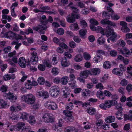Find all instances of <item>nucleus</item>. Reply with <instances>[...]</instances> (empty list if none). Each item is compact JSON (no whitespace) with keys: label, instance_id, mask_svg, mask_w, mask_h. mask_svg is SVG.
Instances as JSON below:
<instances>
[{"label":"nucleus","instance_id":"f257e3e1","mask_svg":"<svg viewBox=\"0 0 132 132\" xmlns=\"http://www.w3.org/2000/svg\"><path fill=\"white\" fill-rule=\"evenodd\" d=\"M31 57L30 60H28L27 65L28 67H30V69L32 71H36L37 69L35 66H31L30 64L35 65L37 64L38 62V58L37 56V53L36 52L33 51L31 53Z\"/></svg>","mask_w":132,"mask_h":132},{"label":"nucleus","instance_id":"f03ea898","mask_svg":"<svg viewBox=\"0 0 132 132\" xmlns=\"http://www.w3.org/2000/svg\"><path fill=\"white\" fill-rule=\"evenodd\" d=\"M20 99L22 102H24L28 104H32L35 102V97L31 94H29L26 95H23L20 96Z\"/></svg>","mask_w":132,"mask_h":132},{"label":"nucleus","instance_id":"7ed1b4c3","mask_svg":"<svg viewBox=\"0 0 132 132\" xmlns=\"http://www.w3.org/2000/svg\"><path fill=\"white\" fill-rule=\"evenodd\" d=\"M102 17L104 19H102L101 21V24L105 25L107 24L110 26H116V24L115 23H113L111 21L109 20H107V19H110V16L109 13L107 12V11H103L102 13Z\"/></svg>","mask_w":132,"mask_h":132},{"label":"nucleus","instance_id":"20e7f679","mask_svg":"<svg viewBox=\"0 0 132 132\" xmlns=\"http://www.w3.org/2000/svg\"><path fill=\"white\" fill-rule=\"evenodd\" d=\"M4 37L7 38H9L11 39H15L19 40L22 39L23 37L21 35H17L16 34L13 32L11 31H9L4 34Z\"/></svg>","mask_w":132,"mask_h":132},{"label":"nucleus","instance_id":"39448f33","mask_svg":"<svg viewBox=\"0 0 132 132\" xmlns=\"http://www.w3.org/2000/svg\"><path fill=\"white\" fill-rule=\"evenodd\" d=\"M42 120L45 123H53L54 120V117L51 114L45 113L43 116Z\"/></svg>","mask_w":132,"mask_h":132},{"label":"nucleus","instance_id":"423d86ee","mask_svg":"<svg viewBox=\"0 0 132 132\" xmlns=\"http://www.w3.org/2000/svg\"><path fill=\"white\" fill-rule=\"evenodd\" d=\"M50 95L51 96L56 97L60 94V91L59 87L57 86H54L51 88L50 91Z\"/></svg>","mask_w":132,"mask_h":132},{"label":"nucleus","instance_id":"0eeeda50","mask_svg":"<svg viewBox=\"0 0 132 132\" xmlns=\"http://www.w3.org/2000/svg\"><path fill=\"white\" fill-rule=\"evenodd\" d=\"M45 107L47 108L52 110H55L57 108L56 103L52 101H48L44 104Z\"/></svg>","mask_w":132,"mask_h":132},{"label":"nucleus","instance_id":"6e6552de","mask_svg":"<svg viewBox=\"0 0 132 132\" xmlns=\"http://www.w3.org/2000/svg\"><path fill=\"white\" fill-rule=\"evenodd\" d=\"M72 10H74L72 11L71 15L75 19H78L80 17V15L79 13V10L76 7L74 6L71 7Z\"/></svg>","mask_w":132,"mask_h":132},{"label":"nucleus","instance_id":"1a4fd4ad","mask_svg":"<svg viewBox=\"0 0 132 132\" xmlns=\"http://www.w3.org/2000/svg\"><path fill=\"white\" fill-rule=\"evenodd\" d=\"M120 25L122 26L121 30L124 33H126L130 32V30L127 27V24L125 21H121L120 22Z\"/></svg>","mask_w":132,"mask_h":132},{"label":"nucleus","instance_id":"9d476101","mask_svg":"<svg viewBox=\"0 0 132 132\" xmlns=\"http://www.w3.org/2000/svg\"><path fill=\"white\" fill-rule=\"evenodd\" d=\"M36 95L37 96L42 97L44 99L48 98L49 96V94L47 91L43 90L37 92Z\"/></svg>","mask_w":132,"mask_h":132},{"label":"nucleus","instance_id":"9b49d317","mask_svg":"<svg viewBox=\"0 0 132 132\" xmlns=\"http://www.w3.org/2000/svg\"><path fill=\"white\" fill-rule=\"evenodd\" d=\"M27 62L28 61H26V60L24 57H21L19 59L18 64L22 68H25L27 65Z\"/></svg>","mask_w":132,"mask_h":132},{"label":"nucleus","instance_id":"f8f14e48","mask_svg":"<svg viewBox=\"0 0 132 132\" xmlns=\"http://www.w3.org/2000/svg\"><path fill=\"white\" fill-rule=\"evenodd\" d=\"M4 96H6L12 102H15L17 98L16 96H14L13 93H11L10 92L7 94H4Z\"/></svg>","mask_w":132,"mask_h":132},{"label":"nucleus","instance_id":"ddd939ff","mask_svg":"<svg viewBox=\"0 0 132 132\" xmlns=\"http://www.w3.org/2000/svg\"><path fill=\"white\" fill-rule=\"evenodd\" d=\"M61 64L62 67H68L70 65L69 60L65 57L62 58L61 61Z\"/></svg>","mask_w":132,"mask_h":132},{"label":"nucleus","instance_id":"4468645a","mask_svg":"<svg viewBox=\"0 0 132 132\" xmlns=\"http://www.w3.org/2000/svg\"><path fill=\"white\" fill-rule=\"evenodd\" d=\"M70 112V111H64L63 112V114L66 116L65 119L68 121L72 122L73 120V117Z\"/></svg>","mask_w":132,"mask_h":132},{"label":"nucleus","instance_id":"2eb2a0df","mask_svg":"<svg viewBox=\"0 0 132 132\" xmlns=\"http://www.w3.org/2000/svg\"><path fill=\"white\" fill-rule=\"evenodd\" d=\"M114 33L113 29L109 27L108 29H105L104 35H106L107 37H108Z\"/></svg>","mask_w":132,"mask_h":132},{"label":"nucleus","instance_id":"dca6fc26","mask_svg":"<svg viewBox=\"0 0 132 132\" xmlns=\"http://www.w3.org/2000/svg\"><path fill=\"white\" fill-rule=\"evenodd\" d=\"M120 51L122 54L125 57H128L130 54V51L126 47L122 48Z\"/></svg>","mask_w":132,"mask_h":132},{"label":"nucleus","instance_id":"f3484780","mask_svg":"<svg viewBox=\"0 0 132 132\" xmlns=\"http://www.w3.org/2000/svg\"><path fill=\"white\" fill-rule=\"evenodd\" d=\"M9 105L7 102L3 99H0V109H3L9 107Z\"/></svg>","mask_w":132,"mask_h":132},{"label":"nucleus","instance_id":"a211bd4d","mask_svg":"<svg viewBox=\"0 0 132 132\" xmlns=\"http://www.w3.org/2000/svg\"><path fill=\"white\" fill-rule=\"evenodd\" d=\"M90 74V70H85L80 73V76L81 77L86 79Z\"/></svg>","mask_w":132,"mask_h":132},{"label":"nucleus","instance_id":"6ab92c4d","mask_svg":"<svg viewBox=\"0 0 132 132\" xmlns=\"http://www.w3.org/2000/svg\"><path fill=\"white\" fill-rule=\"evenodd\" d=\"M25 125L24 122H19L15 126V131L22 130L24 126Z\"/></svg>","mask_w":132,"mask_h":132},{"label":"nucleus","instance_id":"aec40b11","mask_svg":"<svg viewBox=\"0 0 132 132\" xmlns=\"http://www.w3.org/2000/svg\"><path fill=\"white\" fill-rule=\"evenodd\" d=\"M90 75H96L99 74L101 70L98 68H92L90 70Z\"/></svg>","mask_w":132,"mask_h":132},{"label":"nucleus","instance_id":"412c9836","mask_svg":"<svg viewBox=\"0 0 132 132\" xmlns=\"http://www.w3.org/2000/svg\"><path fill=\"white\" fill-rule=\"evenodd\" d=\"M86 111L90 115H93L95 114L96 110L95 108L91 107L88 108Z\"/></svg>","mask_w":132,"mask_h":132},{"label":"nucleus","instance_id":"4be33fe9","mask_svg":"<svg viewBox=\"0 0 132 132\" xmlns=\"http://www.w3.org/2000/svg\"><path fill=\"white\" fill-rule=\"evenodd\" d=\"M112 73L119 76H121L123 74V72H121L120 69L117 68H114L113 69Z\"/></svg>","mask_w":132,"mask_h":132},{"label":"nucleus","instance_id":"5701e85b","mask_svg":"<svg viewBox=\"0 0 132 132\" xmlns=\"http://www.w3.org/2000/svg\"><path fill=\"white\" fill-rule=\"evenodd\" d=\"M103 57L99 56L98 54H96L93 58V61L95 63L100 62L102 59Z\"/></svg>","mask_w":132,"mask_h":132},{"label":"nucleus","instance_id":"b1692460","mask_svg":"<svg viewBox=\"0 0 132 132\" xmlns=\"http://www.w3.org/2000/svg\"><path fill=\"white\" fill-rule=\"evenodd\" d=\"M38 85L37 83H25L24 85L26 89H30L32 86H36Z\"/></svg>","mask_w":132,"mask_h":132},{"label":"nucleus","instance_id":"393cba45","mask_svg":"<svg viewBox=\"0 0 132 132\" xmlns=\"http://www.w3.org/2000/svg\"><path fill=\"white\" fill-rule=\"evenodd\" d=\"M96 95L99 98L102 100H104L105 97V96L103 95L102 92L100 90H99L97 92Z\"/></svg>","mask_w":132,"mask_h":132},{"label":"nucleus","instance_id":"a878e982","mask_svg":"<svg viewBox=\"0 0 132 132\" xmlns=\"http://www.w3.org/2000/svg\"><path fill=\"white\" fill-rule=\"evenodd\" d=\"M115 118L114 116H110L107 117L105 119V122L108 123H110L114 121Z\"/></svg>","mask_w":132,"mask_h":132},{"label":"nucleus","instance_id":"bb28decb","mask_svg":"<svg viewBox=\"0 0 132 132\" xmlns=\"http://www.w3.org/2000/svg\"><path fill=\"white\" fill-rule=\"evenodd\" d=\"M67 21L69 23H73L75 21V19L71 15H69L66 18Z\"/></svg>","mask_w":132,"mask_h":132},{"label":"nucleus","instance_id":"cd10ccee","mask_svg":"<svg viewBox=\"0 0 132 132\" xmlns=\"http://www.w3.org/2000/svg\"><path fill=\"white\" fill-rule=\"evenodd\" d=\"M111 66V63L109 61H105L104 63L103 67L105 69H110Z\"/></svg>","mask_w":132,"mask_h":132},{"label":"nucleus","instance_id":"c85d7f7f","mask_svg":"<svg viewBox=\"0 0 132 132\" xmlns=\"http://www.w3.org/2000/svg\"><path fill=\"white\" fill-rule=\"evenodd\" d=\"M43 63L46 67L49 68L52 67V65L51 64L49 60L44 59L43 60Z\"/></svg>","mask_w":132,"mask_h":132},{"label":"nucleus","instance_id":"c756f323","mask_svg":"<svg viewBox=\"0 0 132 132\" xmlns=\"http://www.w3.org/2000/svg\"><path fill=\"white\" fill-rule=\"evenodd\" d=\"M68 89V88H67V89L65 88V90H63V96L65 98L67 97L69 95H70V91Z\"/></svg>","mask_w":132,"mask_h":132},{"label":"nucleus","instance_id":"7c9ffc66","mask_svg":"<svg viewBox=\"0 0 132 132\" xmlns=\"http://www.w3.org/2000/svg\"><path fill=\"white\" fill-rule=\"evenodd\" d=\"M117 37V34L115 32L111 35V36L109 37L110 39L112 42L114 43L116 41Z\"/></svg>","mask_w":132,"mask_h":132},{"label":"nucleus","instance_id":"2f4dec72","mask_svg":"<svg viewBox=\"0 0 132 132\" xmlns=\"http://www.w3.org/2000/svg\"><path fill=\"white\" fill-rule=\"evenodd\" d=\"M83 59L82 56L80 54L76 55L75 57V60L76 62H78L81 61Z\"/></svg>","mask_w":132,"mask_h":132},{"label":"nucleus","instance_id":"473e14b6","mask_svg":"<svg viewBox=\"0 0 132 132\" xmlns=\"http://www.w3.org/2000/svg\"><path fill=\"white\" fill-rule=\"evenodd\" d=\"M29 117L28 114L25 112L22 113L20 117V118H21L23 121L27 120Z\"/></svg>","mask_w":132,"mask_h":132},{"label":"nucleus","instance_id":"72a5a7b5","mask_svg":"<svg viewBox=\"0 0 132 132\" xmlns=\"http://www.w3.org/2000/svg\"><path fill=\"white\" fill-rule=\"evenodd\" d=\"M36 121L35 117L32 116H31L29 117L28 122L30 124H33L35 123Z\"/></svg>","mask_w":132,"mask_h":132},{"label":"nucleus","instance_id":"f704fd0d","mask_svg":"<svg viewBox=\"0 0 132 132\" xmlns=\"http://www.w3.org/2000/svg\"><path fill=\"white\" fill-rule=\"evenodd\" d=\"M111 101L107 100L105 101L104 104L105 105V107L106 109L107 108H109L111 106Z\"/></svg>","mask_w":132,"mask_h":132},{"label":"nucleus","instance_id":"c9c22d12","mask_svg":"<svg viewBox=\"0 0 132 132\" xmlns=\"http://www.w3.org/2000/svg\"><path fill=\"white\" fill-rule=\"evenodd\" d=\"M110 18L111 17L112 19L114 20H118L120 17L117 14H114L112 13H109Z\"/></svg>","mask_w":132,"mask_h":132},{"label":"nucleus","instance_id":"e433bc0d","mask_svg":"<svg viewBox=\"0 0 132 132\" xmlns=\"http://www.w3.org/2000/svg\"><path fill=\"white\" fill-rule=\"evenodd\" d=\"M105 39L102 37H99L97 40L98 43L100 45L103 44L105 42Z\"/></svg>","mask_w":132,"mask_h":132},{"label":"nucleus","instance_id":"4c0bfd02","mask_svg":"<svg viewBox=\"0 0 132 132\" xmlns=\"http://www.w3.org/2000/svg\"><path fill=\"white\" fill-rule=\"evenodd\" d=\"M115 109L118 110V113H121L122 109L121 107V105L120 104H117L116 106Z\"/></svg>","mask_w":132,"mask_h":132},{"label":"nucleus","instance_id":"58836bf2","mask_svg":"<svg viewBox=\"0 0 132 132\" xmlns=\"http://www.w3.org/2000/svg\"><path fill=\"white\" fill-rule=\"evenodd\" d=\"M117 44L118 46H120L122 47H123L125 46L126 43L123 40L120 39L117 42Z\"/></svg>","mask_w":132,"mask_h":132},{"label":"nucleus","instance_id":"ea45409f","mask_svg":"<svg viewBox=\"0 0 132 132\" xmlns=\"http://www.w3.org/2000/svg\"><path fill=\"white\" fill-rule=\"evenodd\" d=\"M38 68L40 71H44L45 70V66L43 64H40L38 65Z\"/></svg>","mask_w":132,"mask_h":132},{"label":"nucleus","instance_id":"a19ab883","mask_svg":"<svg viewBox=\"0 0 132 132\" xmlns=\"http://www.w3.org/2000/svg\"><path fill=\"white\" fill-rule=\"evenodd\" d=\"M96 31L104 35L105 29L100 26H97L96 28Z\"/></svg>","mask_w":132,"mask_h":132},{"label":"nucleus","instance_id":"79ce46f5","mask_svg":"<svg viewBox=\"0 0 132 132\" xmlns=\"http://www.w3.org/2000/svg\"><path fill=\"white\" fill-rule=\"evenodd\" d=\"M125 118H128V119L130 120H132V110H130L129 112L128 115L125 114L124 115Z\"/></svg>","mask_w":132,"mask_h":132},{"label":"nucleus","instance_id":"37998d69","mask_svg":"<svg viewBox=\"0 0 132 132\" xmlns=\"http://www.w3.org/2000/svg\"><path fill=\"white\" fill-rule=\"evenodd\" d=\"M86 30L85 29H82L79 31V34L82 36H84L86 34Z\"/></svg>","mask_w":132,"mask_h":132},{"label":"nucleus","instance_id":"c03bdc74","mask_svg":"<svg viewBox=\"0 0 132 132\" xmlns=\"http://www.w3.org/2000/svg\"><path fill=\"white\" fill-rule=\"evenodd\" d=\"M89 93V90H87L86 89H84L82 90V95L83 97H85L87 96L86 94H88Z\"/></svg>","mask_w":132,"mask_h":132},{"label":"nucleus","instance_id":"a18cd8bd","mask_svg":"<svg viewBox=\"0 0 132 132\" xmlns=\"http://www.w3.org/2000/svg\"><path fill=\"white\" fill-rule=\"evenodd\" d=\"M65 131L67 132H73L74 130V127H72L68 126L66 127Z\"/></svg>","mask_w":132,"mask_h":132},{"label":"nucleus","instance_id":"49530a36","mask_svg":"<svg viewBox=\"0 0 132 132\" xmlns=\"http://www.w3.org/2000/svg\"><path fill=\"white\" fill-rule=\"evenodd\" d=\"M84 59L86 60H89L90 58V56L88 53L85 52L83 54Z\"/></svg>","mask_w":132,"mask_h":132},{"label":"nucleus","instance_id":"de8ad7c7","mask_svg":"<svg viewBox=\"0 0 132 132\" xmlns=\"http://www.w3.org/2000/svg\"><path fill=\"white\" fill-rule=\"evenodd\" d=\"M90 21L91 25L97 26L98 24V23L97 21L94 19H91Z\"/></svg>","mask_w":132,"mask_h":132},{"label":"nucleus","instance_id":"09e8293b","mask_svg":"<svg viewBox=\"0 0 132 132\" xmlns=\"http://www.w3.org/2000/svg\"><path fill=\"white\" fill-rule=\"evenodd\" d=\"M64 31L62 28L58 29L56 31V33L59 35H63L64 33Z\"/></svg>","mask_w":132,"mask_h":132},{"label":"nucleus","instance_id":"8fccbe9b","mask_svg":"<svg viewBox=\"0 0 132 132\" xmlns=\"http://www.w3.org/2000/svg\"><path fill=\"white\" fill-rule=\"evenodd\" d=\"M58 71V69L57 68H54L52 69L51 72L55 76L57 75L59 73Z\"/></svg>","mask_w":132,"mask_h":132},{"label":"nucleus","instance_id":"3c124183","mask_svg":"<svg viewBox=\"0 0 132 132\" xmlns=\"http://www.w3.org/2000/svg\"><path fill=\"white\" fill-rule=\"evenodd\" d=\"M7 62L12 66L14 67H16V65L13 63L12 59H8L7 60Z\"/></svg>","mask_w":132,"mask_h":132},{"label":"nucleus","instance_id":"603ef678","mask_svg":"<svg viewBox=\"0 0 132 132\" xmlns=\"http://www.w3.org/2000/svg\"><path fill=\"white\" fill-rule=\"evenodd\" d=\"M42 28H43V27L41 25H38L37 26L33 27L32 29L34 30L38 31Z\"/></svg>","mask_w":132,"mask_h":132},{"label":"nucleus","instance_id":"864d4df0","mask_svg":"<svg viewBox=\"0 0 132 132\" xmlns=\"http://www.w3.org/2000/svg\"><path fill=\"white\" fill-rule=\"evenodd\" d=\"M60 47L63 49H66L68 48V46L67 45L63 42L59 44Z\"/></svg>","mask_w":132,"mask_h":132},{"label":"nucleus","instance_id":"5fc2aeb1","mask_svg":"<svg viewBox=\"0 0 132 132\" xmlns=\"http://www.w3.org/2000/svg\"><path fill=\"white\" fill-rule=\"evenodd\" d=\"M69 79L68 77H63L61 79L60 82H68Z\"/></svg>","mask_w":132,"mask_h":132},{"label":"nucleus","instance_id":"6e6d98bb","mask_svg":"<svg viewBox=\"0 0 132 132\" xmlns=\"http://www.w3.org/2000/svg\"><path fill=\"white\" fill-rule=\"evenodd\" d=\"M50 9V7L47 6H45L43 7H40L39 9H41L42 11L41 12H46L45 10H49Z\"/></svg>","mask_w":132,"mask_h":132},{"label":"nucleus","instance_id":"4d7b16f0","mask_svg":"<svg viewBox=\"0 0 132 132\" xmlns=\"http://www.w3.org/2000/svg\"><path fill=\"white\" fill-rule=\"evenodd\" d=\"M8 88L7 86L6 85H3L0 88V90L2 92H5L7 90Z\"/></svg>","mask_w":132,"mask_h":132},{"label":"nucleus","instance_id":"13d9d810","mask_svg":"<svg viewBox=\"0 0 132 132\" xmlns=\"http://www.w3.org/2000/svg\"><path fill=\"white\" fill-rule=\"evenodd\" d=\"M7 129H8L10 131H15V126H11L8 125L7 126Z\"/></svg>","mask_w":132,"mask_h":132},{"label":"nucleus","instance_id":"bf43d9fd","mask_svg":"<svg viewBox=\"0 0 132 132\" xmlns=\"http://www.w3.org/2000/svg\"><path fill=\"white\" fill-rule=\"evenodd\" d=\"M103 93L105 96L109 97L111 96L112 95L111 92L106 90H104Z\"/></svg>","mask_w":132,"mask_h":132},{"label":"nucleus","instance_id":"052dcab7","mask_svg":"<svg viewBox=\"0 0 132 132\" xmlns=\"http://www.w3.org/2000/svg\"><path fill=\"white\" fill-rule=\"evenodd\" d=\"M120 70L121 72L125 71L126 70V67L125 66H123L122 64H120L119 65Z\"/></svg>","mask_w":132,"mask_h":132},{"label":"nucleus","instance_id":"680f3d73","mask_svg":"<svg viewBox=\"0 0 132 132\" xmlns=\"http://www.w3.org/2000/svg\"><path fill=\"white\" fill-rule=\"evenodd\" d=\"M53 42L59 45L61 42L60 39L56 37H54L53 39Z\"/></svg>","mask_w":132,"mask_h":132},{"label":"nucleus","instance_id":"e2e57ef3","mask_svg":"<svg viewBox=\"0 0 132 132\" xmlns=\"http://www.w3.org/2000/svg\"><path fill=\"white\" fill-rule=\"evenodd\" d=\"M73 108V103L71 102L68 104L66 107V109L67 110H71Z\"/></svg>","mask_w":132,"mask_h":132},{"label":"nucleus","instance_id":"0e129e2a","mask_svg":"<svg viewBox=\"0 0 132 132\" xmlns=\"http://www.w3.org/2000/svg\"><path fill=\"white\" fill-rule=\"evenodd\" d=\"M110 55L112 57L116 56L117 54V52L114 50L111 51L110 53Z\"/></svg>","mask_w":132,"mask_h":132},{"label":"nucleus","instance_id":"69168bd1","mask_svg":"<svg viewBox=\"0 0 132 132\" xmlns=\"http://www.w3.org/2000/svg\"><path fill=\"white\" fill-rule=\"evenodd\" d=\"M69 45L70 47L72 48H74L76 46V43L73 41L70 42L69 43Z\"/></svg>","mask_w":132,"mask_h":132},{"label":"nucleus","instance_id":"338daca9","mask_svg":"<svg viewBox=\"0 0 132 132\" xmlns=\"http://www.w3.org/2000/svg\"><path fill=\"white\" fill-rule=\"evenodd\" d=\"M72 57L71 55L69 53L65 52L64 53V57H66L67 59H71Z\"/></svg>","mask_w":132,"mask_h":132},{"label":"nucleus","instance_id":"774afa93","mask_svg":"<svg viewBox=\"0 0 132 132\" xmlns=\"http://www.w3.org/2000/svg\"><path fill=\"white\" fill-rule=\"evenodd\" d=\"M58 62V60L57 59L56 57H53L51 62L53 64L55 65Z\"/></svg>","mask_w":132,"mask_h":132}]
</instances>
